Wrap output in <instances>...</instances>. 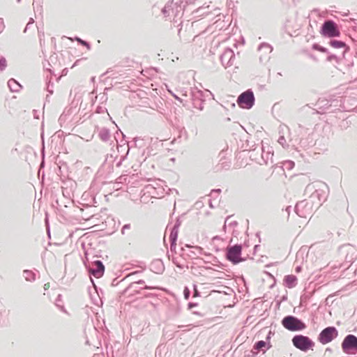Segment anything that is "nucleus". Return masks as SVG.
<instances>
[{
	"label": "nucleus",
	"instance_id": "1",
	"mask_svg": "<svg viewBox=\"0 0 357 357\" xmlns=\"http://www.w3.org/2000/svg\"><path fill=\"white\" fill-rule=\"evenodd\" d=\"M282 324L286 329L291 331H302L306 328V325L302 321L293 316L285 317Z\"/></svg>",
	"mask_w": 357,
	"mask_h": 357
},
{
	"label": "nucleus",
	"instance_id": "2",
	"mask_svg": "<svg viewBox=\"0 0 357 357\" xmlns=\"http://www.w3.org/2000/svg\"><path fill=\"white\" fill-rule=\"evenodd\" d=\"M292 343L295 347L303 351L312 349V347L314 346V343L312 340L303 335H295L292 339Z\"/></svg>",
	"mask_w": 357,
	"mask_h": 357
},
{
	"label": "nucleus",
	"instance_id": "3",
	"mask_svg": "<svg viewBox=\"0 0 357 357\" xmlns=\"http://www.w3.org/2000/svg\"><path fill=\"white\" fill-rule=\"evenodd\" d=\"M321 33L323 36L329 38L339 37L340 35V31L338 29L337 24L331 20L326 21L324 23Z\"/></svg>",
	"mask_w": 357,
	"mask_h": 357
},
{
	"label": "nucleus",
	"instance_id": "4",
	"mask_svg": "<svg viewBox=\"0 0 357 357\" xmlns=\"http://www.w3.org/2000/svg\"><path fill=\"white\" fill-rule=\"evenodd\" d=\"M338 335V332L335 327H327L324 329L319 335V340L323 344L331 342Z\"/></svg>",
	"mask_w": 357,
	"mask_h": 357
},
{
	"label": "nucleus",
	"instance_id": "5",
	"mask_svg": "<svg viewBox=\"0 0 357 357\" xmlns=\"http://www.w3.org/2000/svg\"><path fill=\"white\" fill-rule=\"evenodd\" d=\"M255 101L253 93L247 91L241 93L238 98L237 102L238 105L244 109H250L252 107Z\"/></svg>",
	"mask_w": 357,
	"mask_h": 357
},
{
	"label": "nucleus",
	"instance_id": "6",
	"mask_svg": "<svg viewBox=\"0 0 357 357\" xmlns=\"http://www.w3.org/2000/svg\"><path fill=\"white\" fill-rule=\"evenodd\" d=\"M342 348L347 353L351 350L357 351V337L353 335H347L342 343Z\"/></svg>",
	"mask_w": 357,
	"mask_h": 357
},
{
	"label": "nucleus",
	"instance_id": "7",
	"mask_svg": "<svg viewBox=\"0 0 357 357\" xmlns=\"http://www.w3.org/2000/svg\"><path fill=\"white\" fill-rule=\"evenodd\" d=\"M241 246L238 245L229 248L227 251L228 259L235 264L241 261Z\"/></svg>",
	"mask_w": 357,
	"mask_h": 357
},
{
	"label": "nucleus",
	"instance_id": "8",
	"mask_svg": "<svg viewBox=\"0 0 357 357\" xmlns=\"http://www.w3.org/2000/svg\"><path fill=\"white\" fill-rule=\"evenodd\" d=\"M105 272V266L100 261H96L93 264L91 273L97 278H101Z\"/></svg>",
	"mask_w": 357,
	"mask_h": 357
},
{
	"label": "nucleus",
	"instance_id": "9",
	"mask_svg": "<svg viewBox=\"0 0 357 357\" xmlns=\"http://www.w3.org/2000/svg\"><path fill=\"white\" fill-rule=\"evenodd\" d=\"M285 285L289 288H292L296 286L297 278L294 275H289L284 278Z\"/></svg>",
	"mask_w": 357,
	"mask_h": 357
},
{
	"label": "nucleus",
	"instance_id": "10",
	"mask_svg": "<svg viewBox=\"0 0 357 357\" xmlns=\"http://www.w3.org/2000/svg\"><path fill=\"white\" fill-rule=\"evenodd\" d=\"M331 45L335 48H341L344 47V43L338 40H333L331 42Z\"/></svg>",
	"mask_w": 357,
	"mask_h": 357
},
{
	"label": "nucleus",
	"instance_id": "11",
	"mask_svg": "<svg viewBox=\"0 0 357 357\" xmlns=\"http://www.w3.org/2000/svg\"><path fill=\"white\" fill-rule=\"evenodd\" d=\"M7 66L6 60L5 58L0 56V70H3Z\"/></svg>",
	"mask_w": 357,
	"mask_h": 357
},
{
	"label": "nucleus",
	"instance_id": "12",
	"mask_svg": "<svg viewBox=\"0 0 357 357\" xmlns=\"http://www.w3.org/2000/svg\"><path fill=\"white\" fill-rule=\"evenodd\" d=\"M266 346V342L264 341H259L258 342H257L255 345V348L256 349H261V348L264 347Z\"/></svg>",
	"mask_w": 357,
	"mask_h": 357
},
{
	"label": "nucleus",
	"instance_id": "13",
	"mask_svg": "<svg viewBox=\"0 0 357 357\" xmlns=\"http://www.w3.org/2000/svg\"><path fill=\"white\" fill-rule=\"evenodd\" d=\"M49 287H50V284L47 283L45 284L44 288H45V289H47L49 288Z\"/></svg>",
	"mask_w": 357,
	"mask_h": 357
},
{
	"label": "nucleus",
	"instance_id": "14",
	"mask_svg": "<svg viewBox=\"0 0 357 357\" xmlns=\"http://www.w3.org/2000/svg\"><path fill=\"white\" fill-rule=\"evenodd\" d=\"M319 50L320 51H321V52H324V48H320V49H319Z\"/></svg>",
	"mask_w": 357,
	"mask_h": 357
}]
</instances>
